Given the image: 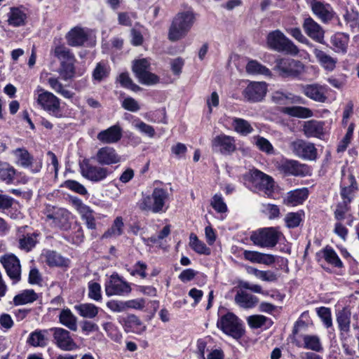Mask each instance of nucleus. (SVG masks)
<instances>
[{
    "mask_svg": "<svg viewBox=\"0 0 359 359\" xmlns=\"http://www.w3.org/2000/svg\"><path fill=\"white\" fill-rule=\"evenodd\" d=\"M169 199L167 189L156 187L151 194L143 195L138 203L140 210L154 214L165 212L166 203Z\"/></svg>",
    "mask_w": 359,
    "mask_h": 359,
    "instance_id": "1",
    "label": "nucleus"
},
{
    "mask_svg": "<svg viewBox=\"0 0 359 359\" xmlns=\"http://www.w3.org/2000/svg\"><path fill=\"white\" fill-rule=\"evenodd\" d=\"M194 20L195 17L192 12L185 11L177 14L169 29V39L175 41L184 37L190 31Z\"/></svg>",
    "mask_w": 359,
    "mask_h": 359,
    "instance_id": "2",
    "label": "nucleus"
},
{
    "mask_svg": "<svg viewBox=\"0 0 359 359\" xmlns=\"http://www.w3.org/2000/svg\"><path fill=\"white\" fill-rule=\"evenodd\" d=\"M266 44L269 48L278 52H285L293 55H296L299 53L297 46L279 29L273 30L268 34Z\"/></svg>",
    "mask_w": 359,
    "mask_h": 359,
    "instance_id": "3",
    "label": "nucleus"
},
{
    "mask_svg": "<svg viewBox=\"0 0 359 359\" xmlns=\"http://www.w3.org/2000/svg\"><path fill=\"white\" fill-rule=\"evenodd\" d=\"M250 189L255 192H263L267 196H272L274 189V181L269 175L258 170H252L249 173Z\"/></svg>",
    "mask_w": 359,
    "mask_h": 359,
    "instance_id": "4",
    "label": "nucleus"
},
{
    "mask_svg": "<svg viewBox=\"0 0 359 359\" xmlns=\"http://www.w3.org/2000/svg\"><path fill=\"white\" fill-rule=\"evenodd\" d=\"M281 233L275 227L262 228L252 233L250 241L261 248H273L278 243Z\"/></svg>",
    "mask_w": 359,
    "mask_h": 359,
    "instance_id": "5",
    "label": "nucleus"
},
{
    "mask_svg": "<svg viewBox=\"0 0 359 359\" xmlns=\"http://www.w3.org/2000/svg\"><path fill=\"white\" fill-rule=\"evenodd\" d=\"M217 326L224 333L238 339L245 333L241 321L233 313H227L222 316L217 323Z\"/></svg>",
    "mask_w": 359,
    "mask_h": 359,
    "instance_id": "6",
    "label": "nucleus"
},
{
    "mask_svg": "<svg viewBox=\"0 0 359 359\" xmlns=\"http://www.w3.org/2000/svg\"><path fill=\"white\" fill-rule=\"evenodd\" d=\"M273 69L281 77H297L304 72V65L299 60L288 57H281L275 60Z\"/></svg>",
    "mask_w": 359,
    "mask_h": 359,
    "instance_id": "7",
    "label": "nucleus"
},
{
    "mask_svg": "<svg viewBox=\"0 0 359 359\" xmlns=\"http://www.w3.org/2000/svg\"><path fill=\"white\" fill-rule=\"evenodd\" d=\"M150 66V62L146 58L137 60L133 62V71L142 84L151 86L159 82L158 76L149 71Z\"/></svg>",
    "mask_w": 359,
    "mask_h": 359,
    "instance_id": "8",
    "label": "nucleus"
},
{
    "mask_svg": "<svg viewBox=\"0 0 359 359\" xmlns=\"http://www.w3.org/2000/svg\"><path fill=\"white\" fill-rule=\"evenodd\" d=\"M46 215L51 224L60 229L67 230L70 228V212L65 208L48 205L46 208Z\"/></svg>",
    "mask_w": 359,
    "mask_h": 359,
    "instance_id": "9",
    "label": "nucleus"
},
{
    "mask_svg": "<svg viewBox=\"0 0 359 359\" xmlns=\"http://www.w3.org/2000/svg\"><path fill=\"white\" fill-rule=\"evenodd\" d=\"M80 170L81 175L93 182L102 181L109 175L108 168L93 165L89 159L83 160L80 163Z\"/></svg>",
    "mask_w": 359,
    "mask_h": 359,
    "instance_id": "10",
    "label": "nucleus"
},
{
    "mask_svg": "<svg viewBox=\"0 0 359 359\" xmlns=\"http://www.w3.org/2000/svg\"><path fill=\"white\" fill-rule=\"evenodd\" d=\"M211 144L213 151L223 155H230L236 149L235 138L223 133L213 137Z\"/></svg>",
    "mask_w": 359,
    "mask_h": 359,
    "instance_id": "11",
    "label": "nucleus"
},
{
    "mask_svg": "<svg viewBox=\"0 0 359 359\" xmlns=\"http://www.w3.org/2000/svg\"><path fill=\"white\" fill-rule=\"evenodd\" d=\"M105 293L108 297L121 296L131 291L130 285L122 280L117 274L111 276L104 285Z\"/></svg>",
    "mask_w": 359,
    "mask_h": 359,
    "instance_id": "12",
    "label": "nucleus"
},
{
    "mask_svg": "<svg viewBox=\"0 0 359 359\" xmlns=\"http://www.w3.org/2000/svg\"><path fill=\"white\" fill-rule=\"evenodd\" d=\"M290 149L298 157L306 160H315L317 156V149L314 144L303 140H296L290 143Z\"/></svg>",
    "mask_w": 359,
    "mask_h": 359,
    "instance_id": "13",
    "label": "nucleus"
},
{
    "mask_svg": "<svg viewBox=\"0 0 359 359\" xmlns=\"http://www.w3.org/2000/svg\"><path fill=\"white\" fill-rule=\"evenodd\" d=\"M267 92L265 82H250L243 92V95L248 101L257 102L262 101Z\"/></svg>",
    "mask_w": 359,
    "mask_h": 359,
    "instance_id": "14",
    "label": "nucleus"
},
{
    "mask_svg": "<svg viewBox=\"0 0 359 359\" xmlns=\"http://www.w3.org/2000/svg\"><path fill=\"white\" fill-rule=\"evenodd\" d=\"M1 262L3 264L7 275L14 283L20 281L21 278V266L20 260L14 255H6L1 257Z\"/></svg>",
    "mask_w": 359,
    "mask_h": 359,
    "instance_id": "15",
    "label": "nucleus"
},
{
    "mask_svg": "<svg viewBox=\"0 0 359 359\" xmlns=\"http://www.w3.org/2000/svg\"><path fill=\"white\" fill-rule=\"evenodd\" d=\"M37 103L46 111L55 112L60 108V100L52 93L41 88L37 89Z\"/></svg>",
    "mask_w": 359,
    "mask_h": 359,
    "instance_id": "16",
    "label": "nucleus"
},
{
    "mask_svg": "<svg viewBox=\"0 0 359 359\" xmlns=\"http://www.w3.org/2000/svg\"><path fill=\"white\" fill-rule=\"evenodd\" d=\"M93 158L101 165H110L121 161V156L116 151L108 146L100 148Z\"/></svg>",
    "mask_w": 359,
    "mask_h": 359,
    "instance_id": "17",
    "label": "nucleus"
},
{
    "mask_svg": "<svg viewBox=\"0 0 359 359\" xmlns=\"http://www.w3.org/2000/svg\"><path fill=\"white\" fill-rule=\"evenodd\" d=\"M51 330L53 331L55 344L60 349L69 351L77 348L78 346L71 337L69 331L60 327H55Z\"/></svg>",
    "mask_w": 359,
    "mask_h": 359,
    "instance_id": "18",
    "label": "nucleus"
},
{
    "mask_svg": "<svg viewBox=\"0 0 359 359\" xmlns=\"http://www.w3.org/2000/svg\"><path fill=\"white\" fill-rule=\"evenodd\" d=\"M122 137V128L119 125H114L106 130L100 131L97 139L103 144H114Z\"/></svg>",
    "mask_w": 359,
    "mask_h": 359,
    "instance_id": "19",
    "label": "nucleus"
},
{
    "mask_svg": "<svg viewBox=\"0 0 359 359\" xmlns=\"http://www.w3.org/2000/svg\"><path fill=\"white\" fill-rule=\"evenodd\" d=\"M303 28L310 38L318 43H323L324 31L311 18H307L304 20Z\"/></svg>",
    "mask_w": 359,
    "mask_h": 359,
    "instance_id": "20",
    "label": "nucleus"
},
{
    "mask_svg": "<svg viewBox=\"0 0 359 359\" xmlns=\"http://www.w3.org/2000/svg\"><path fill=\"white\" fill-rule=\"evenodd\" d=\"M302 130L307 137L322 139L325 135L324 123L316 120L305 121Z\"/></svg>",
    "mask_w": 359,
    "mask_h": 359,
    "instance_id": "21",
    "label": "nucleus"
},
{
    "mask_svg": "<svg viewBox=\"0 0 359 359\" xmlns=\"http://www.w3.org/2000/svg\"><path fill=\"white\" fill-rule=\"evenodd\" d=\"M302 92L307 97L316 102H325L327 99L325 88L318 83L303 86Z\"/></svg>",
    "mask_w": 359,
    "mask_h": 359,
    "instance_id": "22",
    "label": "nucleus"
},
{
    "mask_svg": "<svg viewBox=\"0 0 359 359\" xmlns=\"http://www.w3.org/2000/svg\"><path fill=\"white\" fill-rule=\"evenodd\" d=\"M278 169L288 175L302 176L306 172L305 165L294 160L283 161L279 164Z\"/></svg>",
    "mask_w": 359,
    "mask_h": 359,
    "instance_id": "23",
    "label": "nucleus"
},
{
    "mask_svg": "<svg viewBox=\"0 0 359 359\" xmlns=\"http://www.w3.org/2000/svg\"><path fill=\"white\" fill-rule=\"evenodd\" d=\"M66 39L71 46H81L88 40V34L83 28L75 27L67 32Z\"/></svg>",
    "mask_w": 359,
    "mask_h": 359,
    "instance_id": "24",
    "label": "nucleus"
},
{
    "mask_svg": "<svg viewBox=\"0 0 359 359\" xmlns=\"http://www.w3.org/2000/svg\"><path fill=\"white\" fill-rule=\"evenodd\" d=\"M243 255L245 259L252 263L271 265L275 262V257L269 254L245 250Z\"/></svg>",
    "mask_w": 359,
    "mask_h": 359,
    "instance_id": "25",
    "label": "nucleus"
},
{
    "mask_svg": "<svg viewBox=\"0 0 359 359\" xmlns=\"http://www.w3.org/2000/svg\"><path fill=\"white\" fill-rule=\"evenodd\" d=\"M123 325L125 330L140 334L146 330V326L143 325L140 319L134 314H129L123 318Z\"/></svg>",
    "mask_w": 359,
    "mask_h": 359,
    "instance_id": "26",
    "label": "nucleus"
},
{
    "mask_svg": "<svg viewBox=\"0 0 359 359\" xmlns=\"http://www.w3.org/2000/svg\"><path fill=\"white\" fill-rule=\"evenodd\" d=\"M309 191L306 188L290 191L284 198V203L287 205L296 206L302 204L308 197Z\"/></svg>",
    "mask_w": 359,
    "mask_h": 359,
    "instance_id": "27",
    "label": "nucleus"
},
{
    "mask_svg": "<svg viewBox=\"0 0 359 359\" xmlns=\"http://www.w3.org/2000/svg\"><path fill=\"white\" fill-rule=\"evenodd\" d=\"M76 210L80 214L81 219L89 229H95L96 228L95 219L93 214V210L86 205L79 201L76 203Z\"/></svg>",
    "mask_w": 359,
    "mask_h": 359,
    "instance_id": "28",
    "label": "nucleus"
},
{
    "mask_svg": "<svg viewBox=\"0 0 359 359\" xmlns=\"http://www.w3.org/2000/svg\"><path fill=\"white\" fill-rule=\"evenodd\" d=\"M313 53L319 64L326 70L332 71L336 67L337 59L327 55L318 48H314Z\"/></svg>",
    "mask_w": 359,
    "mask_h": 359,
    "instance_id": "29",
    "label": "nucleus"
},
{
    "mask_svg": "<svg viewBox=\"0 0 359 359\" xmlns=\"http://www.w3.org/2000/svg\"><path fill=\"white\" fill-rule=\"evenodd\" d=\"M235 302L244 309H252L258 303V298L244 291H238L234 298Z\"/></svg>",
    "mask_w": 359,
    "mask_h": 359,
    "instance_id": "30",
    "label": "nucleus"
},
{
    "mask_svg": "<svg viewBox=\"0 0 359 359\" xmlns=\"http://www.w3.org/2000/svg\"><path fill=\"white\" fill-rule=\"evenodd\" d=\"M311 6L313 13L321 20L325 22L332 19V13L329 5H325L318 1H312Z\"/></svg>",
    "mask_w": 359,
    "mask_h": 359,
    "instance_id": "31",
    "label": "nucleus"
},
{
    "mask_svg": "<svg viewBox=\"0 0 359 359\" xmlns=\"http://www.w3.org/2000/svg\"><path fill=\"white\" fill-rule=\"evenodd\" d=\"M280 111L290 116L302 118H309L313 116L311 109L301 106L283 107L280 108Z\"/></svg>",
    "mask_w": 359,
    "mask_h": 359,
    "instance_id": "32",
    "label": "nucleus"
},
{
    "mask_svg": "<svg viewBox=\"0 0 359 359\" xmlns=\"http://www.w3.org/2000/svg\"><path fill=\"white\" fill-rule=\"evenodd\" d=\"M46 263L50 266H65L69 260L55 251L47 250L43 254Z\"/></svg>",
    "mask_w": 359,
    "mask_h": 359,
    "instance_id": "33",
    "label": "nucleus"
},
{
    "mask_svg": "<svg viewBox=\"0 0 359 359\" xmlns=\"http://www.w3.org/2000/svg\"><path fill=\"white\" fill-rule=\"evenodd\" d=\"M54 55L60 60V64L76 62L74 53L65 45H57L51 50Z\"/></svg>",
    "mask_w": 359,
    "mask_h": 359,
    "instance_id": "34",
    "label": "nucleus"
},
{
    "mask_svg": "<svg viewBox=\"0 0 359 359\" xmlns=\"http://www.w3.org/2000/svg\"><path fill=\"white\" fill-rule=\"evenodd\" d=\"M74 309L81 317L90 319L95 318L100 310L99 307L91 303L80 304L76 305Z\"/></svg>",
    "mask_w": 359,
    "mask_h": 359,
    "instance_id": "35",
    "label": "nucleus"
},
{
    "mask_svg": "<svg viewBox=\"0 0 359 359\" xmlns=\"http://www.w3.org/2000/svg\"><path fill=\"white\" fill-rule=\"evenodd\" d=\"M48 83L53 90L60 94L63 97L70 99L74 96V93L66 89L58 78L50 77L48 79Z\"/></svg>",
    "mask_w": 359,
    "mask_h": 359,
    "instance_id": "36",
    "label": "nucleus"
},
{
    "mask_svg": "<svg viewBox=\"0 0 359 359\" xmlns=\"http://www.w3.org/2000/svg\"><path fill=\"white\" fill-rule=\"evenodd\" d=\"M232 126L237 133L243 136L248 135L254 131L251 124L241 118H233Z\"/></svg>",
    "mask_w": 359,
    "mask_h": 359,
    "instance_id": "37",
    "label": "nucleus"
},
{
    "mask_svg": "<svg viewBox=\"0 0 359 359\" xmlns=\"http://www.w3.org/2000/svg\"><path fill=\"white\" fill-rule=\"evenodd\" d=\"M38 298L37 294L33 290H25L13 298L15 305H23L32 303Z\"/></svg>",
    "mask_w": 359,
    "mask_h": 359,
    "instance_id": "38",
    "label": "nucleus"
},
{
    "mask_svg": "<svg viewBox=\"0 0 359 359\" xmlns=\"http://www.w3.org/2000/svg\"><path fill=\"white\" fill-rule=\"evenodd\" d=\"M304 345L306 349L316 352H320L323 350L320 338L316 335L305 334L302 337Z\"/></svg>",
    "mask_w": 359,
    "mask_h": 359,
    "instance_id": "39",
    "label": "nucleus"
},
{
    "mask_svg": "<svg viewBox=\"0 0 359 359\" xmlns=\"http://www.w3.org/2000/svg\"><path fill=\"white\" fill-rule=\"evenodd\" d=\"M124 223L122 217H117L112 226L103 234L102 238L117 237L123 233Z\"/></svg>",
    "mask_w": 359,
    "mask_h": 359,
    "instance_id": "40",
    "label": "nucleus"
},
{
    "mask_svg": "<svg viewBox=\"0 0 359 359\" xmlns=\"http://www.w3.org/2000/svg\"><path fill=\"white\" fill-rule=\"evenodd\" d=\"M350 185L341 188V197L343 201L351 203L355 196V192L357 190L356 182L353 175L348 177Z\"/></svg>",
    "mask_w": 359,
    "mask_h": 359,
    "instance_id": "41",
    "label": "nucleus"
},
{
    "mask_svg": "<svg viewBox=\"0 0 359 359\" xmlns=\"http://www.w3.org/2000/svg\"><path fill=\"white\" fill-rule=\"evenodd\" d=\"M60 322L73 331L77 330L76 318L69 309H64L60 314Z\"/></svg>",
    "mask_w": 359,
    "mask_h": 359,
    "instance_id": "42",
    "label": "nucleus"
},
{
    "mask_svg": "<svg viewBox=\"0 0 359 359\" xmlns=\"http://www.w3.org/2000/svg\"><path fill=\"white\" fill-rule=\"evenodd\" d=\"M246 71L250 74H260L267 76H271V71L267 67L256 60L248 62L246 65Z\"/></svg>",
    "mask_w": 359,
    "mask_h": 359,
    "instance_id": "43",
    "label": "nucleus"
},
{
    "mask_svg": "<svg viewBox=\"0 0 359 359\" xmlns=\"http://www.w3.org/2000/svg\"><path fill=\"white\" fill-rule=\"evenodd\" d=\"M13 153L18 165L23 168H28L32 165L33 158L26 149L19 148L15 149Z\"/></svg>",
    "mask_w": 359,
    "mask_h": 359,
    "instance_id": "44",
    "label": "nucleus"
},
{
    "mask_svg": "<svg viewBox=\"0 0 359 359\" xmlns=\"http://www.w3.org/2000/svg\"><path fill=\"white\" fill-rule=\"evenodd\" d=\"M26 18L25 13L18 8H11L8 14L9 25L18 27L24 24Z\"/></svg>",
    "mask_w": 359,
    "mask_h": 359,
    "instance_id": "45",
    "label": "nucleus"
},
{
    "mask_svg": "<svg viewBox=\"0 0 359 359\" xmlns=\"http://www.w3.org/2000/svg\"><path fill=\"white\" fill-rule=\"evenodd\" d=\"M39 234L36 233H27L19 239V248L26 252L30 251L35 247L37 243V237Z\"/></svg>",
    "mask_w": 359,
    "mask_h": 359,
    "instance_id": "46",
    "label": "nucleus"
},
{
    "mask_svg": "<svg viewBox=\"0 0 359 359\" xmlns=\"http://www.w3.org/2000/svg\"><path fill=\"white\" fill-rule=\"evenodd\" d=\"M189 245L193 250L201 255H209L210 250L205 244L200 241L196 235L191 233L189 236Z\"/></svg>",
    "mask_w": 359,
    "mask_h": 359,
    "instance_id": "47",
    "label": "nucleus"
},
{
    "mask_svg": "<svg viewBox=\"0 0 359 359\" xmlns=\"http://www.w3.org/2000/svg\"><path fill=\"white\" fill-rule=\"evenodd\" d=\"M323 253L324 259L328 264L339 268L343 266L342 262L332 248L326 247L323 250Z\"/></svg>",
    "mask_w": 359,
    "mask_h": 359,
    "instance_id": "48",
    "label": "nucleus"
},
{
    "mask_svg": "<svg viewBox=\"0 0 359 359\" xmlns=\"http://www.w3.org/2000/svg\"><path fill=\"white\" fill-rule=\"evenodd\" d=\"M15 175V170L6 163H0V179L7 184L12 182Z\"/></svg>",
    "mask_w": 359,
    "mask_h": 359,
    "instance_id": "49",
    "label": "nucleus"
},
{
    "mask_svg": "<svg viewBox=\"0 0 359 359\" xmlns=\"http://www.w3.org/2000/svg\"><path fill=\"white\" fill-rule=\"evenodd\" d=\"M74 63L75 62H70L60 64L58 72L63 80L67 81L74 76Z\"/></svg>",
    "mask_w": 359,
    "mask_h": 359,
    "instance_id": "50",
    "label": "nucleus"
},
{
    "mask_svg": "<svg viewBox=\"0 0 359 359\" xmlns=\"http://www.w3.org/2000/svg\"><path fill=\"white\" fill-rule=\"evenodd\" d=\"M351 314L346 310L339 311L337 314V321L341 331L348 332L350 330Z\"/></svg>",
    "mask_w": 359,
    "mask_h": 359,
    "instance_id": "51",
    "label": "nucleus"
},
{
    "mask_svg": "<svg viewBox=\"0 0 359 359\" xmlns=\"http://www.w3.org/2000/svg\"><path fill=\"white\" fill-rule=\"evenodd\" d=\"M247 322L251 328L257 329L267 323H271V321L267 317L262 315H252L247 318Z\"/></svg>",
    "mask_w": 359,
    "mask_h": 359,
    "instance_id": "52",
    "label": "nucleus"
},
{
    "mask_svg": "<svg viewBox=\"0 0 359 359\" xmlns=\"http://www.w3.org/2000/svg\"><path fill=\"white\" fill-rule=\"evenodd\" d=\"M250 272L263 281L273 282L277 280L276 274L271 271H260L251 267Z\"/></svg>",
    "mask_w": 359,
    "mask_h": 359,
    "instance_id": "53",
    "label": "nucleus"
},
{
    "mask_svg": "<svg viewBox=\"0 0 359 359\" xmlns=\"http://www.w3.org/2000/svg\"><path fill=\"white\" fill-rule=\"evenodd\" d=\"M118 81L123 87L130 89L133 91L137 92L140 90V87L133 82L128 73L121 74Z\"/></svg>",
    "mask_w": 359,
    "mask_h": 359,
    "instance_id": "54",
    "label": "nucleus"
},
{
    "mask_svg": "<svg viewBox=\"0 0 359 359\" xmlns=\"http://www.w3.org/2000/svg\"><path fill=\"white\" fill-rule=\"evenodd\" d=\"M302 219V214L300 212H289L285 215L284 219L286 226L288 228L298 226Z\"/></svg>",
    "mask_w": 359,
    "mask_h": 359,
    "instance_id": "55",
    "label": "nucleus"
},
{
    "mask_svg": "<svg viewBox=\"0 0 359 359\" xmlns=\"http://www.w3.org/2000/svg\"><path fill=\"white\" fill-rule=\"evenodd\" d=\"M109 70L107 66L103 62L97 64L93 72V76L95 80L100 81L108 76Z\"/></svg>",
    "mask_w": 359,
    "mask_h": 359,
    "instance_id": "56",
    "label": "nucleus"
},
{
    "mask_svg": "<svg viewBox=\"0 0 359 359\" xmlns=\"http://www.w3.org/2000/svg\"><path fill=\"white\" fill-rule=\"evenodd\" d=\"M88 297L97 302L102 299L101 286L99 283L95 282L88 283Z\"/></svg>",
    "mask_w": 359,
    "mask_h": 359,
    "instance_id": "57",
    "label": "nucleus"
},
{
    "mask_svg": "<svg viewBox=\"0 0 359 359\" xmlns=\"http://www.w3.org/2000/svg\"><path fill=\"white\" fill-rule=\"evenodd\" d=\"M318 316L321 318L326 327H330L332 325L330 309L327 307H320L317 309Z\"/></svg>",
    "mask_w": 359,
    "mask_h": 359,
    "instance_id": "58",
    "label": "nucleus"
},
{
    "mask_svg": "<svg viewBox=\"0 0 359 359\" xmlns=\"http://www.w3.org/2000/svg\"><path fill=\"white\" fill-rule=\"evenodd\" d=\"M211 205L218 212H225L227 210L226 205L220 194H216L212 197Z\"/></svg>",
    "mask_w": 359,
    "mask_h": 359,
    "instance_id": "59",
    "label": "nucleus"
},
{
    "mask_svg": "<svg viewBox=\"0 0 359 359\" xmlns=\"http://www.w3.org/2000/svg\"><path fill=\"white\" fill-rule=\"evenodd\" d=\"M147 269V265L142 262H137L131 269L128 271L132 276H140L142 278L147 277L146 271Z\"/></svg>",
    "mask_w": 359,
    "mask_h": 359,
    "instance_id": "60",
    "label": "nucleus"
},
{
    "mask_svg": "<svg viewBox=\"0 0 359 359\" xmlns=\"http://www.w3.org/2000/svg\"><path fill=\"white\" fill-rule=\"evenodd\" d=\"M107 307L112 312L121 313L126 311V301L110 300L106 304Z\"/></svg>",
    "mask_w": 359,
    "mask_h": 359,
    "instance_id": "61",
    "label": "nucleus"
},
{
    "mask_svg": "<svg viewBox=\"0 0 359 359\" xmlns=\"http://www.w3.org/2000/svg\"><path fill=\"white\" fill-rule=\"evenodd\" d=\"M134 126L136 129H137L140 133L144 134L149 137H154L155 135V130L154 128L143 121H137L134 124Z\"/></svg>",
    "mask_w": 359,
    "mask_h": 359,
    "instance_id": "62",
    "label": "nucleus"
},
{
    "mask_svg": "<svg viewBox=\"0 0 359 359\" xmlns=\"http://www.w3.org/2000/svg\"><path fill=\"white\" fill-rule=\"evenodd\" d=\"M256 146L259 148V150L266 152L267 154H271L273 151V147L272 144L269 142L268 140L263 137H257L256 138Z\"/></svg>",
    "mask_w": 359,
    "mask_h": 359,
    "instance_id": "63",
    "label": "nucleus"
},
{
    "mask_svg": "<svg viewBox=\"0 0 359 359\" xmlns=\"http://www.w3.org/2000/svg\"><path fill=\"white\" fill-rule=\"evenodd\" d=\"M29 343L34 346H43L46 344L45 337L41 331L34 332L30 334Z\"/></svg>",
    "mask_w": 359,
    "mask_h": 359,
    "instance_id": "64",
    "label": "nucleus"
}]
</instances>
